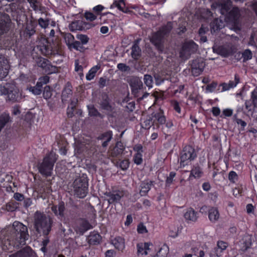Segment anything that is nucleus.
I'll use <instances>...</instances> for the list:
<instances>
[{"label":"nucleus","instance_id":"1","mask_svg":"<svg viewBox=\"0 0 257 257\" xmlns=\"http://www.w3.org/2000/svg\"><path fill=\"white\" fill-rule=\"evenodd\" d=\"M173 28L172 23L168 22L166 25L162 27L158 31L152 33L150 38L151 43L155 46L159 53L165 52V43Z\"/></svg>","mask_w":257,"mask_h":257},{"label":"nucleus","instance_id":"2","mask_svg":"<svg viewBox=\"0 0 257 257\" xmlns=\"http://www.w3.org/2000/svg\"><path fill=\"white\" fill-rule=\"evenodd\" d=\"M52 218L40 211H36L34 215V228L38 233L47 236L51 230Z\"/></svg>","mask_w":257,"mask_h":257},{"label":"nucleus","instance_id":"3","mask_svg":"<svg viewBox=\"0 0 257 257\" xmlns=\"http://www.w3.org/2000/svg\"><path fill=\"white\" fill-rule=\"evenodd\" d=\"M73 187L74 195L80 198L85 197L88 190L86 176L83 175L82 176L76 178L73 183Z\"/></svg>","mask_w":257,"mask_h":257},{"label":"nucleus","instance_id":"4","mask_svg":"<svg viewBox=\"0 0 257 257\" xmlns=\"http://www.w3.org/2000/svg\"><path fill=\"white\" fill-rule=\"evenodd\" d=\"M56 160V155L52 152L46 156L39 167L40 173L47 176H51L54 163Z\"/></svg>","mask_w":257,"mask_h":257},{"label":"nucleus","instance_id":"5","mask_svg":"<svg viewBox=\"0 0 257 257\" xmlns=\"http://www.w3.org/2000/svg\"><path fill=\"white\" fill-rule=\"evenodd\" d=\"M198 49V45L193 41L184 42L179 52V57L183 60L188 59L190 56L195 53Z\"/></svg>","mask_w":257,"mask_h":257},{"label":"nucleus","instance_id":"6","mask_svg":"<svg viewBox=\"0 0 257 257\" xmlns=\"http://www.w3.org/2000/svg\"><path fill=\"white\" fill-rule=\"evenodd\" d=\"M213 51L223 57H227L231 55L235 50L233 45L230 43H227L224 45L218 46L215 42L212 47Z\"/></svg>","mask_w":257,"mask_h":257},{"label":"nucleus","instance_id":"7","mask_svg":"<svg viewBox=\"0 0 257 257\" xmlns=\"http://www.w3.org/2000/svg\"><path fill=\"white\" fill-rule=\"evenodd\" d=\"M7 100L12 102H19L22 99V93L20 92L19 89L15 84L8 83Z\"/></svg>","mask_w":257,"mask_h":257},{"label":"nucleus","instance_id":"8","mask_svg":"<svg viewBox=\"0 0 257 257\" xmlns=\"http://www.w3.org/2000/svg\"><path fill=\"white\" fill-rule=\"evenodd\" d=\"M101 97V99L99 103L100 108L106 111V114L109 116L114 117L116 111L114 108L110 103V100L108 94L105 92H103Z\"/></svg>","mask_w":257,"mask_h":257},{"label":"nucleus","instance_id":"9","mask_svg":"<svg viewBox=\"0 0 257 257\" xmlns=\"http://www.w3.org/2000/svg\"><path fill=\"white\" fill-rule=\"evenodd\" d=\"M132 94L135 97L139 96L140 91L144 89L143 83L141 79L137 76H132L128 80Z\"/></svg>","mask_w":257,"mask_h":257},{"label":"nucleus","instance_id":"10","mask_svg":"<svg viewBox=\"0 0 257 257\" xmlns=\"http://www.w3.org/2000/svg\"><path fill=\"white\" fill-rule=\"evenodd\" d=\"M35 62L37 66L41 67L48 74L58 72V68L52 65L50 62L44 58L39 57L36 59Z\"/></svg>","mask_w":257,"mask_h":257},{"label":"nucleus","instance_id":"11","mask_svg":"<svg viewBox=\"0 0 257 257\" xmlns=\"http://www.w3.org/2000/svg\"><path fill=\"white\" fill-rule=\"evenodd\" d=\"M92 228V225L87 220L80 218L76 222L74 226V230L77 234L82 235L86 231Z\"/></svg>","mask_w":257,"mask_h":257},{"label":"nucleus","instance_id":"12","mask_svg":"<svg viewBox=\"0 0 257 257\" xmlns=\"http://www.w3.org/2000/svg\"><path fill=\"white\" fill-rule=\"evenodd\" d=\"M13 226L14 227V230L19 235L18 238L20 239V243L25 244V240L28 239L29 237L27 227L19 222H15L13 223Z\"/></svg>","mask_w":257,"mask_h":257},{"label":"nucleus","instance_id":"13","mask_svg":"<svg viewBox=\"0 0 257 257\" xmlns=\"http://www.w3.org/2000/svg\"><path fill=\"white\" fill-rule=\"evenodd\" d=\"M196 157L194 149L190 146H185L181 154L180 165L184 166V162L187 161H191Z\"/></svg>","mask_w":257,"mask_h":257},{"label":"nucleus","instance_id":"14","mask_svg":"<svg viewBox=\"0 0 257 257\" xmlns=\"http://www.w3.org/2000/svg\"><path fill=\"white\" fill-rule=\"evenodd\" d=\"M191 66L192 74L194 76H197L203 72L205 66V63L204 59L200 57L193 60Z\"/></svg>","mask_w":257,"mask_h":257},{"label":"nucleus","instance_id":"15","mask_svg":"<svg viewBox=\"0 0 257 257\" xmlns=\"http://www.w3.org/2000/svg\"><path fill=\"white\" fill-rule=\"evenodd\" d=\"M92 27V24L84 22L81 20H76L72 22L69 25V28L71 31H85Z\"/></svg>","mask_w":257,"mask_h":257},{"label":"nucleus","instance_id":"16","mask_svg":"<svg viewBox=\"0 0 257 257\" xmlns=\"http://www.w3.org/2000/svg\"><path fill=\"white\" fill-rule=\"evenodd\" d=\"M9 257H36L35 252L29 246L10 254Z\"/></svg>","mask_w":257,"mask_h":257},{"label":"nucleus","instance_id":"17","mask_svg":"<svg viewBox=\"0 0 257 257\" xmlns=\"http://www.w3.org/2000/svg\"><path fill=\"white\" fill-rule=\"evenodd\" d=\"M72 85L68 82L63 89L61 94L62 101L63 103L68 102L71 100L72 96Z\"/></svg>","mask_w":257,"mask_h":257},{"label":"nucleus","instance_id":"18","mask_svg":"<svg viewBox=\"0 0 257 257\" xmlns=\"http://www.w3.org/2000/svg\"><path fill=\"white\" fill-rule=\"evenodd\" d=\"M9 73L8 62L7 59L0 56V81L7 77Z\"/></svg>","mask_w":257,"mask_h":257},{"label":"nucleus","instance_id":"19","mask_svg":"<svg viewBox=\"0 0 257 257\" xmlns=\"http://www.w3.org/2000/svg\"><path fill=\"white\" fill-rule=\"evenodd\" d=\"M124 149V147L122 143L121 142H118L113 149L109 151V156L113 158L119 157L122 154Z\"/></svg>","mask_w":257,"mask_h":257},{"label":"nucleus","instance_id":"20","mask_svg":"<svg viewBox=\"0 0 257 257\" xmlns=\"http://www.w3.org/2000/svg\"><path fill=\"white\" fill-rule=\"evenodd\" d=\"M8 15L4 13H0V35L8 32L9 30V26L6 21Z\"/></svg>","mask_w":257,"mask_h":257},{"label":"nucleus","instance_id":"21","mask_svg":"<svg viewBox=\"0 0 257 257\" xmlns=\"http://www.w3.org/2000/svg\"><path fill=\"white\" fill-rule=\"evenodd\" d=\"M239 82V77L236 74L234 77V81H229L228 83H222L220 84L222 87L221 91L228 90L230 88H234Z\"/></svg>","mask_w":257,"mask_h":257},{"label":"nucleus","instance_id":"22","mask_svg":"<svg viewBox=\"0 0 257 257\" xmlns=\"http://www.w3.org/2000/svg\"><path fill=\"white\" fill-rule=\"evenodd\" d=\"M224 27V22L218 19H214L210 23V29L212 34L215 33Z\"/></svg>","mask_w":257,"mask_h":257},{"label":"nucleus","instance_id":"23","mask_svg":"<svg viewBox=\"0 0 257 257\" xmlns=\"http://www.w3.org/2000/svg\"><path fill=\"white\" fill-rule=\"evenodd\" d=\"M219 213L217 208L212 207L209 210L208 217L212 222H215L219 218Z\"/></svg>","mask_w":257,"mask_h":257},{"label":"nucleus","instance_id":"24","mask_svg":"<svg viewBox=\"0 0 257 257\" xmlns=\"http://www.w3.org/2000/svg\"><path fill=\"white\" fill-rule=\"evenodd\" d=\"M112 243L118 250H122L124 248V240L120 236H117L112 240Z\"/></svg>","mask_w":257,"mask_h":257},{"label":"nucleus","instance_id":"25","mask_svg":"<svg viewBox=\"0 0 257 257\" xmlns=\"http://www.w3.org/2000/svg\"><path fill=\"white\" fill-rule=\"evenodd\" d=\"M197 212L192 208H189L185 213L184 216L186 220L188 221H196L197 219Z\"/></svg>","mask_w":257,"mask_h":257},{"label":"nucleus","instance_id":"26","mask_svg":"<svg viewBox=\"0 0 257 257\" xmlns=\"http://www.w3.org/2000/svg\"><path fill=\"white\" fill-rule=\"evenodd\" d=\"M101 239L100 235L96 233H91L87 237L88 242L90 244H96L99 243Z\"/></svg>","mask_w":257,"mask_h":257},{"label":"nucleus","instance_id":"27","mask_svg":"<svg viewBox=\"0 0 257 257\" xmlns=\"http://www.w3.org/2000/svg\"><path fill=\"white\" fill-rule=\"evenodd\" d=\"M155 112L152 113L151 114L147 116L146 119L143 122V127L145 129H149L150 127L153 125L155 119Z\"/></svg>","mask_w":257,"mask_h":257},{"label":"nucleus","instance_id":"28","mask_svg":"<svg viewBox=\"0 0 257 257\" xmlns=\"http://www.w3.org/2000/svg\"><path fill=\"white\" fill-rule=\"evenodd\" d=\"M153 184L154 182L151 181L149 182H143L141 185V189L140 190V194L141 195L143 196L146 195L150 190L151 186L153 185Z\"/></svg>","mask_w":257,"mask_h":257},{"label":"nucleus","instance_id":"29","mask_svg":"<svg viewBox=\"0 0 257 257\" xmlns=\"http://www.w3.org/2000/svg\"><path fill=\"white\" fill-rule=\"evenodd\" d=\"M87 108L88 110V115L90 116L99 117L100 118L104 117V115L100 113L93 104L87 105Z\"/></svg>","mask_w":257,"mask_h":257},{"label":"nucleus","instance_id":"30","mask_svg":"<svg viewBox=\"0 0 257 257\" xmlns=\"http://www.w3.org/2000/svg\"><path fill=\"white\" fill-rule=\"evenodd\" d=\"M131 55L136 60H138L141 55V49L137 43H135L132 47Z\"/></svg>","mask_w":257,"mask_h":257},{"label":"nucleus","instance_id":"31","mask_svg":"<svg viewBox=\"0 0 257 257\" xmlns=\"http://www.w3.org/2000/svg\"><path fill=\"white\" fill-rule=\"evenodd\" d=\"M227 246V243L223 241H218L217 247L215 248V252L217 256H220L221 252L225 250Z\"/></svg>","mask_w":257,"mask_h":257},{"label":"nucleus","instance_id":"32","mask_svg":"<svg viewBox=\"0 0 257 257\" xmlns=\"http://www.w3.org/2000/svg\"><path fill=\"white\" fill-rule=\"evenodd\" d=\"M107 195L109 197V198L108 199L109 204H112L115 202L119 201L121 197L122 196L121 194L118 193L115 194L108 193Z\"/></svg>","mask_w":257,"mask_h":257},{"label":"nucleus","instance_id":"33","mask_svg":"<svg viewBox=\"0 0 257 257\" xmlns=\"http://www.w3.org/2000/svg\"><path fill=\"white\" fill-rule=\"evenodd\" d=\"M239 16V10L237 8H233L229 13V18L234 22L238 19Z\"/></svg>","mask_w":257,"mask_h":257},{"label":"nucleus","instance_id":"34","mask_svg":"<svg viewBox=\"0 0 257 257\" xmlns=\"http://www.w3.org/2000/svg\"><path fill=\"white\" fill-rule=\"evenodd\" d=\"M41 53L45 55H49L53 54L51 47L49 45L43 44L39 46Z\"/></svg>","mask_w":257,"mask_h":257},{"label":"nucleus","instance_id":"35","mask_svg":"<svg viewBox=\"0 0 257 257\" xmlns=\"http://www.w3.org/2000/svg\"><path fill=\"white\" fill-rule=\"evenodd\" d=\"M64 40L69 49L71 50V46L74 42V36L71 33H66L64 35Z\"/></svg>","mask_w":257,"mask_h":257},{"label":"nucleus","instance_id":"36","mask_svg":"<svg viewBox=\"0 0 257 257\" xmlns=\"http://www.w3.org/2000/svg\"><path fill=\"white\" fill-rule=\"evenodd\" d=\"M30 3L31 7L35 11H42L43 8L40 6L38 0H27Z\"/></svg>","mask_w":257,"mask_h":257},{"label":"nucleus","instance_id":"37","mask_svg":"<svg viewBox=\"0 0 257 257\" xmlns=\"http://www.w3.org/2000/svg\"><path fill=\"white\" fill-rule=\"evenodd\" d=\"M83 44H82L80 41H76L73 43V44L71 46V49L72 48H74L77 51H79L81 52H83L85 51L86 48L83 46Z\"/></svg>","mask_w":257,"mask_h":257},{"label":"nucleus","instance_id":"38","mask_svg":"<svg viewBox=\"0 0 257 257\" xmlns=\"http://www.w3.org/2000/svg\"><path fill=\"white\" fill-rule=\"evenodd\" d=\"M18 204L16 202L11 201L6 204L5 209L8 211L13 212L17 209Z\"/></svg>","mask_w":257,"mask_h":257},{"label":"nucleus","instance_id":"39","mask_svg":"<svg viewBox=\"0 0 257 257\" xmlns=\"http://www.w3.org/2000/svg\"><path fill=\"white\" fill-rule=\"evenodd\" d=\"M144 81L145 85L150 89L153 86V78L151 75L149 74H146L144 76Z\"/></svg>","mask_w":257,"mask_h":257},{"label":"nucleus","instance_id":"40","mask_svg":"<svg viewBox=\"0 0 257 257\" xmlns=\"http://www.w3.org/2000/svg\"><path fill=\"white\" fill-rule=\"evenodd\" d=\"M52 95V89L49 86H46L44 88L43 96L46 99H49Z\"/></svg>","mask_w":257,"mask_h":257},{"label":"nucleus","instance_id":"41","mask_svg":"<svg viewBox=\"0 0 257 257\" xmlns=\"http://www.w3.org/2000/svg\"><path fill=\"white\" fill-rule=\"evenodd\" d=\"M112 132L111 131H108L107 132H105L102 134H101L100 136H99L98 138V139L101 140H108L110 141L112 139Z\"/></svg>","mask_w":257,"mask_h":257},{"label":"nucleus","instance_id":"42","mask_svg":"<svg viewBox=\"0 0 257 257\" xmlns=\"http://www.w3.org/2000/svg\"><path fill=\"white\" fill-rule=\"evenodd\" d=\"M155 119L157 120L159 123L160 124H163L165 122L166 119L162 112L160 111L158 113H155Z\"/></svg>","mask_w":257,"mask_h":257},{"label":"nucleus","instance_id":"43","mask_svg":"<svg viewBox=\"0 0 257 257\" xmlns=\"http://www.w3.org/2000/svg\"><path fill=\"white\" fill-rule=\"evenodd\" d=\"M42 86L37 82L35 86L30 88V90L34 94L39 95L42 92Z\"/></svg>","mask_w":257,"mask_h":257},{"label":"nucleus","instance_id":"44","mask_svg":"<svg viewBox=\"0 0 257 257\" xmlns=\"http://www.w3.org/2000/svg\"><path fill=\"white\" fill-rule=\"evenodd\" d=\"M241 242L244 244V250H246L251 244V239L249 236L243 237Z\"/></svg>","mask_w":257,"mask_h":257},{"label":"nucleus","instance_id":"45","mask_svg":"<svg viewBox=\"0 0 257 257\" xmlns=\"http://www.w3.org/2000/svg\"><path fill=\"white\" fill-rule=\"evenodd\" d=\"M58 216L61 217L64 216V211L65 210V204L63 202H61L57 206Z\"/></svg>","mask_w":257,"mask_h":257},{"label":"nucleus","instance_id":"46","mask_svg":"<svg viewBox=\"0 0 257 257\" xmlns=\"http://www.w3.org/2000/svg\"><path fill=\"white\" fill-rule=\"evenodd\" d=\"M38 24L41 28L45 29L49 25V20L47 18H40L38 20Z\"/></svg>","mask_w":257,"mask_h":257},{"label":"nucleus","instance_id":"47","mask_svg":"<svg viewBox=\"0 0 257 257\" xmlns=\"http://www.w3.org/2000/svg\"><path fill=\"white\" fill-rule=\"evenodd\" d=\"M98 69V68L97 67V66L92 68L89 70L88 74L86 75V79L89 80L93 79L95 76V74L96 73Z\"/></svg>","mask_w":257,"mask_h":257},{"label":"nucleus","instance_id":"48","mask_svg":"<svg viewBox=\"0 0 257 257\" xmlns=\"http://www.w3.org/2000/svg\"><path fill=\"white\" fill-rule=\"evenodd\" d=\"M114 4L121 11L124 13L127 12V9L125 8V4L123 0H121L118 3H115Z\"/></svg>","mask_w":257,"mask_h":257},{"label":"nucleus","instance_id":"49","mask_svg":"<svg viewBox=\"0 0 257 257\" xmlns=\"http://www.w3.org/2000/svg\"><path fill=\"white\" fill-rule=\"evenodd\" d=\"M201 171L199 167H195L192 169L191 172V176H193L195 178L200 177Z\"/></svg>","mask_w":257,"mask_h":257},{"label":"nucleus","instance_id":"50","mask_svg":"<svg viewBox=\"0 0 257 257\" xmlns=\"http://www.w3.org/2000/svg\"><path fill=\"white\" fill-rule=\"evenodd\" d=\"M242 57L243 58V61H247L252 58V53L248 49L245 50L242 54Z\"/></svg>","mask_w":257,"mask_h":257},{"label":"nucleus","instance_id":"51","mask_svg":"<svg viewBox=\"0 0 257 257\" xmlns=\"http://www.w3.org/2000/svg\"><path fill=\"white\" fill-rule=\"evenodd\" d=\"M76 37L83 45L87 44L89 41V38L86 35L80 34L77 35Z\"/></svg>","mask_w":257,"mask_h":257},{"label":"nucleus","instance_id":"52","mask_svg":"<svg viewBox=\"0 0 257 257\" xmlns=\"http://www.w3.org/2000/svg\"><path fill=\"white\" fill-rule=\"evenodd\" d=\"M142 154L138 152L135 156H134V162L137 164L140 165L142 163Z\"/></svg>","mask_w":257,"mask_h":257},{"label":"nucleus","instance_id":"53","mask_svg":"<svg viewBox=\"0 0 257 257\" xmlns=\"http://www.w3.org/2000/svg\"><path fill=\"white\" fill-rule=\"evenodd\" d=\"M84 17L87 20L90 21H93L96 19V16L90 12H86L84 14Z\"/></svg>","mask_w":257,"mask_h":257},{"label":"nucleus","instance_id":"54","mask_svg":"<svg viewBox=\"0 0 257 257\" xmlns=\"http://www.w3.org/2000/svg\"><path fill=\"white\" fill-rule=\"evenodd\" d=\"M117 68L119 70H120L121 71H123V72H126V71H129L130 69V67L124 63L118 64Z\"/></svg>","mask_w":257,"mask_h":257},{"label":"nucleus","instance_id":"55","mask_svg":"<svg viewBox=\"0 0 257 257\" xmlns=\"http://www.w3.org/2000/svg\"><path fill=\"white\" fill-rule=\"evenodd\" d=\"M252 104L254 107H257V90H254L251 93Z\"/></svg>","mask_w":257,"mask_h":257},{"label":"nucleus","instance_id":"56","mask_svg":"<svg viewBox=\"0 0 257 257\" xmlns=\"http://www.w3.org/2000/svg\"><path fill=\"white\" fill-rule=\"evenodd\" d=\"M229 180L232 183H234L237 179V175L234 171H231L228 175Z\"/></svg>","mask_w":257,"mask_h":257},{"label":"nucleus","instance_id":"57","mask_svg":"<svg viewBox=\"0 0 257 257\" xmlns=\"http://www.w3.org/2000/svg\"><path fill=\"white\" fill-rule=\"evenodd\" d=\"M49 81V77L48 76H45L39 78L38 83L42 86L44 84H46Z\"/></svg>","mask_w":257,"mask_h":257},{"label":"nucleus","instance_id":"58","mask_svg":"<svg viewBox=\"0 0 257 257\" xmlns=\"http://www.w3.org/2000/svg\"><path fill=\"white\" fill-rule=\"evenodd\" d=\"M137 230L139 233H144L148 232L146 226L142 223L138 225Z\"/></svg>","mask_w":257,"mask_h":257},{"label":"nucleus","instance_id":"59","mask_svg":"<svg viewBox=\"0 0 257 257\" xmlns=\"http://www.w3.org/2000/svg\"><path fill=\"white\" fill-rule=\"evenodd\" d=\"M217 85V83L216 82H213L210 84H208L206 88V90L208 92H212Z\"/></svg>","mask_w":257,"mask_h":257},{"label":"nucleus","instance_id":"60","mask_svg":"<svg viewBox=\"0 0 257 257\" xmlns=\"http://www.w3.org/2000/svg\"><path fill=\"white\" fill-rule=\"evenodd\" d=\"M8 83L6 84V86H5L4 85H2V84H0V95H6L7 93H8Z\"/></svg>","mask_w":257,"mask_h":257},{"label":"nucleus","instance_id":"61","mask_svg":"<svg viewBox=\"0 0 257 257\" xmlns=\"http://www.w3.org/2000/svg\"><path fill=\"white\" fill-rule=\"evenodd\" d=\"M128 166H129V162H128V160H124L122 161L120 163V167L122 170L126 169L128 167Z\"/></svg>","mask_w":257,"mask_h":257},{"label":"nucleus","instance_id":"62","mask_svg":"<svg viewBox=\"0 0 257 257\" xmlns=\"http://www.w3.org/2000/svg\"><path fill=\"white\" fill-rule=\"evenodd\" d=\"M14 198L17 201H21L25 199L23 194L19 193H15L14 195Z\"/></svg>","mask_w":257,"mask_h":257},{"label":"nucleus","instance_id":"63","mask_svg":"<svg viewBox=\"0 0 257 257\" xmlns=\"http://www.w3.org/2000/svg\"><path fill=\"white\" fill-rule=\"evenodd\" d=\"M176 173L173 172H171L170 173L169 176L167 177L166 180V183L168 184H171L173 181V178L175 176Z\"/></svg>","mask_w":257,"mask_h":257},{"label":"nucleus","instance_id":"64","mask_svg":"<svg viewBox=\"0 0 257 257\" xmlns=\"http://www.w3.org/2000/svg\"><path fill=\"white\" fill-rule=\"evenodd\" d=\"M26 32L28 35H29V36H31L35 33V30L32 27L28 26L26 27Z\"/></svg>","mask_w":257,"mask_h":257}]
</instances>
